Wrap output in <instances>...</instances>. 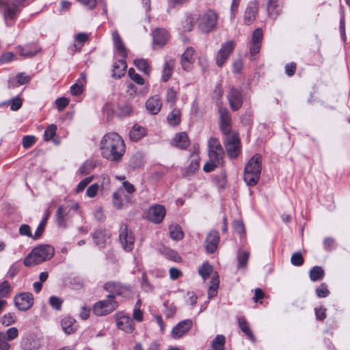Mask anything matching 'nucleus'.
<instances>
[{
	"instance_id": "f257e3e1",
	"label": "nucleus",
	"mask_w": 350,
	"mask_h": 350,
	"mask_svg": "<svg viewBox=\"0 0 350 350\" xmlns=\"http://www.w3.org/2000/svg\"><path fill=\"white\" fill-rule=\"evenodd\" d=\"M101 155L107 161L119 163L125 153L126 146L124 140L116 133L105 134L100 142Z\"/></svg>"
},
{
	"instance_id": "f03ea898",
	"label": "nucleus",
	"mask_w": 350,
	"mask_h": 350,
	"mask_svg": "<svg viewBox=\"0 0 350 350\" xmlns=\"http://www.w3.org/2000/svg\"><path fill=\"white\" fill-rule=\"evenodd\" d=\"M218 16L215 11L208 10L203 14L197 16L191 15L186 19L185 29L187 31H191L193 29L194 24L198 21V29L203 33H208L212 31L216 27Z\"/></svg>"
},
{
	"instance_id": "7ed1b4c3",
	"label": "nucleus",
	"mask_w": 350,
	"mask_h": 350,
	"mask_svg": "<svg viewBox=\"0 0 350 350\" xmlns=\"http://www.w3.org/2000/svg\"><path fill=\"white\" fill-rule=\"evenodd\" d=\"M55 254L54 247L48 244L40 245L24 259L23 263L26 267H32L44 261L50 260Z\"/></svg>"
},
{
	"instance_id": "20e7f679",
	"label": "nucleus",
	"mask_w": 350,
	"mask_h": 350,
	"mask_svg": "<svg viewBox=\"0 0 350 350\" xmlns=\"http://www.w3.org/2000/svg\"><path fill=\"white\" fill-rule=\"evenodd\" d=\"M262 157L254 154L246 164L244 170V180L247 185H256L260 178L261 172Z\"/></svg>"
},
{
	"instance_id": "39448f33",
	"label": "nucleus",
	"mask_w": 350,
	"mask_h": 350,
	"mask_svg": "<svg viewBox=\"0 0 350 350\" xmlns=\"http://www.w3.org/2000/svg\"><path fill=\"white\" fill-rule=\"evenodd\" d=\"M27 1L9 0L5 12V23L8 27L12 26L14 23L22 9L27 6Z\"/></svg>"
},
{
	"instance_id": "423d86ee",
	"label": "nucleus",
	"mask_w": 350,
	"mask_h": 350,
	"mask_svg": "<svg viewBox=\"0 0 350 350\" xmlns=\"http://www.w3.org/2000/svg\"><path fill=\"white\" fill-rule=\"evenodd\" d=\"M107 299L96 302L93 307V312L97 316L107 315L113 312L118 306L114 300L113 295H108Z\"/></svg>"
},
{
	"instance_id": "0eeeda50",
	"label": "nucleus",
	"mask_w": 350,
	"mask_h": 350,
	"mask_svg": "<svg viewBox=\"0 0 350 350\" xmlns=\"http://www.w3.org/2000/svg\"><path fill=\"white\" fill-rule=\"evenodd\" d=\"M224 146L228 156L231 159L237 158L241 152V142L238 134L226 135Z\"/></svg>"
},
{
	"instance_id": "6e6552de",
	"label": "nucleus",
	"mask_w": 350,
	"mask_h": 350,
	"mask_svg": "<svg viewBox=\"0 0 350 350\" xmlns=\"http://www.w3.org/2000/svg\"><path fill=\"white\" fill-rule=\"evenodd\" d=\"M119 240L126 252H131L134 247L135 238L133 232L126 226H122L120 230Z\"/></svg>"
},
{
	"instance_id": "1a4fd4ad",
	"label": "nucleus",
	"mask_w": 350,
	"mask_h": 350,
	"mask_svg": "<svg viewBox=\"0 0 350 350\" xmlns=\"http://www.w3.org/2000/svg\"><path fill=\"white\" fill-rule=\"evenodd\" d=\"M116 325L118 329L126 333H132L135 329V324L133 319L123 312H119L115 314Z\"/></svg>"
},
{
	"instance_id": "9d476101",
	"label": "nucleus",
	"mask_w": 350,
	"mask_h": 350,
	"mask_svg": "<svg viewBox=\"0 0 350 350\" xmlns=\"http://www.w3.org/2000/svg\"><path fill=\"white\" fill-rule=\"evenodd\" d=\"M234 48V42L232 40L227 41L221 45L216 56V64L217 66L221 67L224 64L230 53L233 51Z\"/></svg>"
},
{
	"instance_id": "9b49d317",
	"label": "nucleus",
	"mask_w": 350,
	"mask_h": 350,
	"mask_svg": "<svg viewBox=\"0 0 350 350\" xmlns=\"http://www.w3.org/2000/svg\"><path fill=\"white\" fill-rule=\"evenodd\" d=\"M14 304L19 310L26 311L33 306V295L29 293H20L14 297Z\"/></svg>"
},
{
	"instance_id": "f8f14e48",
	"label": "nucleus",
	"mask_w": 350,
	"mask_h": 350,
	"mask_svg": "<svg viewBox=\"0 0 350 350\" xmlns=\"http://www.w3.org/2000/svg\"><path fill=\"white\" fill-rule=\"evenodd\" d=\"M219 113V126L224 135H228L231 131V116L226 108L220 107Z\"/></svg>"
},
{
	"instance_id": "ddd939ff",
	"label": "nucleus",
	"mask_w": 350,
	"mask_h": 350,
	"mask_svg": "<svg viewBox=\"0 0 350 350\" xmlns=\"http://www.w3.org/2000/svg\"><path fill=\"white\" fill-rule=\"evenodd\" d=\"M230 108L233 111L239 109L243 104V96L241 92L234 87H231L227 95Z\"/></svg>"
},
{
	"instance_id": "4468645a",
	"label": "nucleus",
	"mask_w": 350,
	"mask_h": 350,
	"mask_svg": "<svg viewBox=\"0 0 350 350\" xmlns=\"http://www.w3.org/2000/svg\"><path fill=\"white\" fill-rule=\"evenodd\" d=\"M193 322L191 319H185L179 322L172 330L171 336L178 339L186 334L191 328Z\"/></svg>"
},
{
	"instance_id": "2eb2a0df",
	"label": "nucleus",
	"mask_w": 350,
	"mask_h": 350,
	"mask_svg": "<svg viewBox=\"0 0 350 350\" xmlns=\"http://www.w3.org/2000/svg\"><path fill=\"white\" fill-rule=\"evenodd\" d=\"M165 215V208L162 205H154L149 208L147 217L155 224L161 223Z\"/></svg>"
},
{
	"instance_id": "dca6fc26",
	"label": "nucleus",
	"mask_w": 350,
	"mask_h": 350,
	"mask_svg": "<svg viewBox=\"0 0 350 350\" xmlns=\"http://www.w3.org/2000/svg\"><path fill=\"white\" fill-rule=\"evenodd\" d=\"M262 38L263 33L262 29H256L253 32L252 43L250 47V51L252 56H254L260 52Z\"/></svg>"
},
{
	"instance_id": "f3484780",
	"label": "nucleus",
	"mask_w": 350,
	"mask_h": 350,
	"mask_svg": "<svg viewBox=\"0 0 350 350\" xmlns=\"http://www.w3.org/2000/svg\"><path fill=\"white\" fill-rule=\"evenodd\" d=\"M21 347L22 350H38L41 342L40 338L29 335L22 338Z\"/></svg>"
},
{
	"instance_id": "a211bd4d",
	"label": "nucleus",
	"mask_w": 350,
	"mask_h": 350,
	"mask_svg": "<svg viewBox=\"0 0 350 350\" xmlns=\"http://www.w3.org/2000/svg\"><path fill=\"white\" fill-rule=\"evenodd\" d=\"M258 11V4L256 1H251L248 3L244 14V23L249 25L255 19L256 14Z\"/></svg>"
},
{
	"instance_id": "6ab92c4d",
	"label": "nucleus",
	"mask_w": 350,
	"mask_h": 350,
	"mask_svg": "<svg viewBox=\"0 0 350 350\" xmlns=\"http://www.w3.org/2000/svg\"><path fill=\"white\" fill-rule=\"evenodd\" d=\"M219 241V233L216 230H211L206 239V249L208 253L213 254L217 248Z\"/></svg>"
},
{
	"instance_id": "aec40b11",
	"label": "nucleus",
	"mask_w": 350,
	"mask_h": 350,
	"mask_svg": "<svg viewBox=\"0 0 350 350\" xmlns=\"http://www.w3.org/2000/svg\"><path fill=\"white\" fill-rule=\"evenodd\" d=\"M162 107V102L158 95L150 97L146 102L147 111L152 115L157 114Z\"/></svg>"
},
{
	"instance_id": "412c9836",
	"label": "nucleus",
	"mask_w": 350,
	"mask_h": 350,
	"mask_svg": "<svg viewBox=\"0 0 350 350\" xmlns=\"http://www.w3.org/2000/svg\"><path fill=\"white\" fill-rule=\"evenodd\" d=\"M194 49L192 47H187L180 59V64L182 68L185 70H189L192 68L193 59Z\"/></svg>"
},
{
	"instance_id": "4be33fe9",
	"label": "nucleus",
	"mask_w": 350,
	"mask_h": 350,
	"mask_svg": "<svg viewBox=\"0 0 350 350\" xmlns=\"http://www.w3.org/2000/svg\"><path fill=\"white\" fill-rule=\"evenodd\" d=\"M92 236L95 244L100 248L105 247L110 239V234L105 230H97Z\"/></svg>"
},
{
	"instance_id": "5701e85b",
	"label": "nucleus",
	"mask_w": 350,
	"mask_h": 350,
	"mask_svg": "<svg viewBox=\"0 0 350 350\" xmlns=\"http://www.w3.org/2000/svg\"><path fill=\"white\" fill-rule=\"evenodd\" d=\"M112 38L116 51L122 58L125 59L127 57V51L122 40L116 30L112 32Z\"/></svg>"
},
{
	"instance_id": "b1692460",
	"label": "nucleus",
	"mask_w": 350,
	"mask_h": 350,
	"mask_svg": "<svg viewBox=\"0 0 350 350\" xmlns=\"http://www.w3.org/2000/svg\"><path fill=\"white\" fill-rule=\"evenodd\" d=\"M153 35V43L154 45L162 46L169 39V35L164 29L158 28L154 30Z\"/></svg>"
},
{
	"instance_id": "393cba45",
	"label": "nucleus",
	"mask_w": 350,
	"mask_h": 350,
	"mask_svg": "<svg viewBox=\"0 0 350 350\" xmlns=\"http://www.w3.org/2000/svg\"><path fill=\"white\" fill-rule=\"evenodd\" d=\"M282 8V0H269L267 5V12L272 18L280 14Z\"/></svg>"
},
{
	"instance_id": "a878e982",
	"label": "nucleus",
	"mask_w": 350,
	"mask_h": 350,
	"mask_svg": "<svg viewBox=\"0 0 350 350\" xmlns=\"http://www.w3.org/2000/svg\"><path fill=\"white\" fill-rule=\"evenodd\" d=\"M17 51L23 57H33L38 51V47L35 44H28L24 46H18L16 48Z\"/></svg>"
},
{
	"instance_id": "bb28decb",
	"label": "nucleus",
	"mask_w": 350,
	"mask_h": 350,
	"mask_svg": "<svg viewBox=\"0 0 350 350\" xmlns=\"http://www.w3.org/2000/svg\"><path fill=\"white\" fill-rule=\"evenodd\" d=\"M127 65L124 58L115 63L113 70V76L120 79L122 77L126 71Z\"/></svg>"
},
{
	"instance_id": "cd10ccee",
	"label": "nucleus",
	"mask_w": 350,
	"mask_h": 350,
	"mask_svg": "<svg viewBox=\"0 0 350 350\" xmlns=\"http://www.w3.org/2000/svg\"><path fill=\"white\" fill-rule=\"evenodd\" d=\"M174 145L181 149L187 148L189 145L187 135L183 132L177 134L174 139Z\"/></svg>"
},
{
	"instance_id": "c85d7f7f",
	"label": "nucleus",
	"mask_w": 350,
	"mask_h": 350,
	"mask_svg": "<svg viewBox=\"0 0 350 350\" xmlns=\"http://www.w3.org/2000/svg\"><path fill=\"white\" fill-rule=\"evenodd\" d=\"M249 256H250V252L248 251L239 250L237 252V261H238L237 268L239 269H246Z\"/></svg>"
},
{
	"instance_id": "c756f323",
	"label": "nucleus",
	"mask_w": 350,
	"mask_h": 350,
	"mask_svg": "<svg viewBox=\"0 0 350 350\" xmlns=\"http://www.w3.org/2000/svg\"><path fill=\"white\" fill-rule=\"evenodd\" d=\"M75 321L70 317H66L62 320V327L64 332L67 334L73 333L75 330L74 324Z\"/></svg>"
},
{
	"instance_id": "7c9ffc66",
	"label": "nucleus",
	"mask_w": 350,
	"mask_h": 350,
	"mask_svg": "<svg viewBox=\"0 0 350 350\" xmlns=\"http://www.w3.org/2000/svg\"><path fill=\"white\" fill-rule=\"evenodd\" d=\"M68 207L59 206L56 212V219L59 226H66V217L68 214Z\"/></svg>"
},
{
	"instance_id": "2f4dec72",
	"label": "nucleus",
	"mask_w": 350,
	"mask_h": 350,
	"mask_svg": "<svg viewBox=\"0 0 350 350\" xmlns=\"http://www.w3.org/2000/svg\"><path fill=\"white\" fill-rule=\"evenodd\" d=\"M238 323L241 331L248 337V338L252 342H255L256 338L252 334V331L245 319L243 318H239Z\"/></svg>"
},
{
	"instance_id": "473e14b6",
	"label": "nucleus",
	"mask_w": 350,
	"mask_h": 350,
	"mask_svg": "<svg viewBox=\"0 0 350 350\" xmlns=\"http://www.w3.org/2000/svg\"><path fill=\"white\" fill-rule=\"evenodd\" d=\"M104 288L109 292V295H119L122 293V287L120 284L115 282H108L105 284Z\"/></svg>"
},
{
	"instance_id": "72a5a7b5",
	"label": "nucleus",
	"mask_w": 350,
	"mask_h": 350,
	"mask_svg": "<svg viewBox=\"0 0 350 350\" xmlns=\"http://www.w3.org/2000/svg\"><path fill=\"white\" fill-rule=\"evenodd\" d=\"M145 135V129L139 125H134L129 132V136L131 140L137 141Z\"/></svg>"
},
{
	"instance_id": "f704fd0d",
	"label": "nucleus",
	"mask_w": 350,
	"mask_h": 350,
	"mask_svg": "<svg viewBox=\"0 0 350 350\" xmlns=\"http://www.w3.org/2000/svg\"><path fill=\"white\" fill-rule=\"evenodd\" d=\"M169 232L171 239L173 240L179 241L183 238V232L182 228L177 224L170 226Z\"/></svg>"
},
{
	"instance_id": "c9c22d12",
	"label": "nucleus",
	"mask_w": 350,
	"mask_h": 350,
	"mask_svg": "<svg viewBox=\"0 0 350 350\" xmlns=\"http://www.w3.org/2000/svg\"><path fill=\"white\" fill-rule=\"evenodd\" d=\"M226 338L224 335H217L211 342V350H225Z\"/></svg>"
},
{
	"instance_id": "e433bc0d",
	"label": "nucleus",
	"mask_w": 350,
	"mask_h": 350,
	"mask_svg": "<svg viewBox=\"0 0 350 350\" xmlns=\"http://www.w3.org/2000/svg\"><path fill=\"white\" fill-rule=\"evenodd\" d=\"M174 65V62L173 60H169L165 62L162 75V80L164 82H167L171 77Z\"/></svg>"
},
{
	"instance_id": "4c0bfd02",
	"label": "nucleus",
	"mask_w": 350,
	"mask_h": 350,
	"mask_svg": "<svg viewBox=\"0 0 350 350\" xmlns=\"http://www.w3.org/2000/svg\"><path fill=\"white\" fill-rule=\"evenodd\" d=\"M324 271L321 267L314 266L310 271V278L312 281H317L323 278Z\"/></svg>"
},
{
	"instance_id": "58836bf2",
	"label": "nucleus",
	"mask_w": 350,
	"mask_h": 350,
	"mask_svg": "<svg viewBox=\"0 0 350 350\" xmlns=\"http://www.w3.org/2000/svg\"><path fill=\"white\" fill-rule=\"evenodd\" d=\"M213 272V267L208 262H204L198 268V273L203 280H206Z\"/></svg>"
},
{
	"instance_id": "ea45409f",
	"label": "nucleus",
	"mask_w": 350,
	"mask_h": 350,
	"mask_svg": "<svg viewBox=\"0 0 350 350\" xmlns=\"http://www.w3.org/2000/svg\"><path fill=\"white\" fill-rule=\"evenodd\" d=\"M167 121L172 126L178 125L180 122V112L178 109H174L167 116Z\"/></svg>"
},
{
	"instance_id": "a19ab883",
	"label": "nucleus",
	"mask_w": 350,
	"mask_h": 350,
	"mask_svg": "<svg viewBox=\"0 0 350 350\" xmlns=\"http://www.w3.org/2000/svg\"><path fill=\"white\" fill-rule=\"evenodd\" d=\"M144 156L142 153L135 154L130 159L129 165L133 168H138L144 164Z\"/></svg>"
},
{
	"instance_id": "79ce46f5",
	"label": "nucleus",
	"mask_w": 350,
	"mask_h": 350,
	"mask_svg": "<svg viewBox=\"0 0 350 350\" xmlns=\"http://www.w3.org/2000/svg\"><path fill=\"white\" fill-rule=\"evenodd\" d=\"M134 64L135 66L144 74L148 75L150 74L151 69L147 60L144 59H136L135 60Z\"/></svg>"
},
{
	"instance_id": "37998d69",
	"label": "nucleus",
	"mask_w": 350,
	"mask_h": 350,
	"mask_svg": "<svg viewBox=\"0 0 350 350\" xmlns=\"http://www.w3.org/2000/svg\"><path fill=\"white\" fill-rule=\"evenodd\" d=\"M11 291V286L7 280H4L0 283V299L8 297Z\"/></svg>"
},
{
	"instance_id": "c03bdc74",
	"label": "nucleus",
	"mask_w": 350,
	"mask_h": 350,
	"mask_svg": "<svg viewBox=\"0 0 350 350\" xmlns=\"http://www.w3.org/2000/svg\"><path fill=\"white\" fill-rule=\"evenodd\" d=\"M6 104H9L10 105V109L12 111H16L21 107L23 101L19 96H16L3 103V105ZM1 105H3V104Z\"/></svg>"
},
{
	"instance_id": "a18cd8bd",
	"label": "nucleus",
	"mask_w": 350,
	"mask_h": 350,
	"mask_svg": "<svg viewBox=\"0 0 350 350\" xmlns=\"http://www.w3.org/2000/svg\"><path fill=\"white\" fill-rule=\"evenodd\" d=\"M97 183L99 184V189L103 191H107L110 186V178L107 174H102Z\"/></svg>"
},
{
	"instance_id": "49530a36",
	"label": "nucleus",
	"mask_w": 350,
	"mask_h": 350,
	"mask_svg": "<svg viewBox=\"0 0 350 350\" xmlns=\"http://www.w3.org/2000/svg\"><path fill=\"white\" fill-rule=\"evenodd\" d=\"M208 152L211 150H213V152L224 151L219 140L215 137L210 138L208 140Z\"/></svg>"
},
{
	"instance_id": "de8ad7c7",
	"label": "nucleus",
	"mask_w": 350,
	"mask_h": 350,
	"mask_svg": "<svg viewBox=\"0 0 350 350\" xmlns=\"http://www.w3.org/2000/svg\"><path fill=\"white\" fill-rule=\"evenodd\" d=\"M123 193L122 189H119L113 194V204L114 206L118 209L123 207V203L121 199Z\"/></svg>"
},
{
	"instance_id": "09e8293b",
	"label": "nucleus",
	"mask_w": 350,
	"mask_h": 350,
	"mask_svg": "<svg viewBox=\"0 0 350 350\" xmlns=\"http://www.w3.org/2000/svg\"><path fill=\"white\" fill-rule=\"evenodd\" d=\"M57 130L56 125L51 124H50L44 131V139L45 141H49L53 139V137L55 135Z\"/></svg>"
},
{
	"instance_id": "8fccbe9b",
	"label": "nucleus",
	"mask_w": 350,
	"mask_h": 350,
	"mask_svg": "<svg viewBox=\"0 0 350 350\" xmlns=\"http://www.w3.org/2000/svg\"><path fill=\"white\" fill-rule=\"evenodd\" d=\"M223 154L224 151L213 152V150H211L208 152L210 160L213 161V162L218 163L220 165L223 163Z\"/></svg>"
},
{
	"instance_id": "3c124183",
	"label": "nucleus",
	"mask_w": 350,
	"mask_h": 350,
	"mask_svg": "<svg viewBox=\"0 0 350 350\" xmlns=\"http://www.w3.org/2000/svg\"><path fill=\"white\" fill-rule=\"evenodd\" d=\"M47 218H48V215H46V217L39 224V225L33 234L34 240L39 239L42 236V234L44 232V230L46 224Z\"/></svg>"
},
{
	"instance_id": "603ef678",
	"label": "nucleus",
	"mask_w": 350,
	"mask_h": 350,
	"mask_svg": "<svg viewBox=\"0 0 350 350\" xmlns=\"http://www.w3.org/2000/svg\"><path fill=\"white\" fill-rule=\"evenodd\" d=\"M94 167L92 161H86L79 169V172L81 175L89 174Z\"/></svg>"
},
{
	"instance_id": "864d4df0",
	"label": "nucleus",
	"mask_w": 350,
	"mask_h": 350,
	"mask_svg": "<svg viewBox=\"0 0 350 350\" xmlns=\"http://www.w3.org/2000/svg\"><path fill=\"white\" fill-rule=\"evenodd\" d=\"M128 75L130 78L139 85H143L144 83V79L137 73L135 72L134 68H131L128 71Z\"/></svg>"
},
{
	"instance_id": "5fc2aeb1",
	"label": "nucleus",
	"mask_w": 350,
	"mask_h": 350,
	"mask_svg": "<svg viewBox=\"0 0 350 350\" xmlns=\"http://www.w3.org/2000/svg\"><path fill=\"white\" fill-rule=\"evenodd\" d=\"M3 335L8 340H12L18 337V331L16 327H12L8 329L5 332H3Z\"/></svg>"
},
{
	"instance_id": "6e6d98bb",
	"label": "nucleus",
	"mask_w": 350,
	"mask_h": 350,
	"mask_svg": "<svg viewBox=\"0 0 350 350\" xmlns=\"http://www.w3.org/2000/svg\"><path fill=\"white\" fill-rule=\"evenodd\" d=\"M291 263L295 266H301L304 263V258L300 252L293 254L291 258Z\"/></svg>"
},
{
	"instance_id": "4d7b16f0",
	"label": "nucleus",
	"mask_w": 350,
	"mask_h": 350,
	"mask_svg": "<svg viewBox=\"0 0 350 350\" xmlns=\"http://www.w3.org/2000/svg\"><path fill=\"white\" fill-rule=\"evenodd\" d=\"M233 228L234 231L239 234L240 235H244L245 234V228L244 224L241 220L237 219L234 220L233 224Z\"/></svg>"
},
{
	"instance_id": "13d9d810",
	"label": "nucleus",
	"mask_w": 350,
	"mask_h": 350,
	"mask_svg": "<svg viewBox=\"0 0 350 350\" xmlns=\"http://www.w3.org/2000/svg\"><path fill=\"white\" fill-rule=\"evenodd\" d=\"M317 295L319 297H326L329 295V291L327 289V287L325 283L321 284L317 289H316Z\"/></svg>"
},
{
	"instance_id": "bf43d9fd",
	"label": "nucleus",
	"mask_w": 350,
	"mask_h": 350,
	"mask_svg": "<svg viewBox=\"0 0 350 350\" xmlns=\"http://www.w3.org/2000/svg\"><path fill=\"white\" fill-rule=\"evenodd\" d=\"M62 302V300L56 296H51L49 298V304L54 309L57 310L61 309Z\"/></svg>"
},
{
	"instance_id": "052dcab7",
	"label": "nucleus",
	"mask_w": 350,
	"mask_h": 350,
	"mask_svg": "<svg viewBox=\"0 0 350 350\" xmlns=\"http://www.w3.org/2000/svg\"><path fill=\"white\" fill-rule=\"evenodd\" d=\"M98 189L99 184L94 183L87 189L86 196L89 198H94L96 196Z\"/></svg>"
},
{
	"instance_id": "680f3d73",
	"label": "nucleus",
	"mask_w": 350,
	"mask_h": 350,
	"mask_svg": "<svg viewBox=\"0 0 350 350\" xmlns=\"http://www.w3.org/2000/svg\"><path fill=\"white\" fill-rule=\"evenodd\" d=\"M16 321V317L12 313H8L5 314L1 320V323L3 325L5 326H8L12 323H14Z\"/></svg>"
},
{
	"instance_id": "e2e57ef3",
	"label": "nucleus",
	"mask_w": 350,
	"mask_h": 350,
	"mask_svg": "<svg viewBox=\"0 0 350 350\" xmlns=\"http://www.w3.org/2000/svg\"><path fill=\"white\" fill-rule=\"evenodd\" d=\"M176 99V92L172 88H169L166 92V100L170 103L171 105H174Z\"/></svg>"
},
{
	"instance_id": "0e129e2a",
	"label": "nucleus",
	"mask_w": 350,
	"mask_h": 350,
	"mask_svg": "<svg viewBox=\"0 0 350 350\" xmlns=\"http://www.w3.org/2000/svg\"><path fill=\"white\" fill-rule=\"evenodd\" d=\"M36 143V138L33 135H26L23 138V146L25 148L32 146Z\"/></svg>"
},
{
	"instance_id": "69168bd1",
	"label": "nucleus",
	"mask_w": 350,
	"mask_h": 350,
	"mask_svg": "<svg viewBox=\"0 0 350 350\" xmlns=\"http://www.w3.org/2000/svg\"><path fill=\"white\" fill-rule=\"evenodd\" d=\"M15 79L18 85H24L30 81L31 78L29 75H26L21 72L18 73L16 76Z\"/></svg>"
},
{
	"instance_id": "338daca9",
	"label": "nucleus",
	"mask_w": 350,
	"mask_h": 350,
	"mask_svg": "<svg viewBox=\"0 0 350 350\" xmlns=\"http://www.w3.org/2000/svg\"><path fill=\"white\" fill-rule=\"evenodd\" d=\"M19 233L21 235L27 236L33 239V234H31V228L27 224H22L19 228Z\"/></svg>"
},
{
	"instance_id": "774afa93",
	"label": "nucleus",
	"mask_w": 350,
	"mask_h": 350,
	"mask_svg": "<svg viewBox=\"0 0 350 350\" xmlns=\"http://www.w3.org/2000/svg\"><path fill=\"white\" fill-rule=\"evenodd\" d=\"M200 167L199 160L198 159H193L191 161L189 165L187 167V174H193L198 170Z\"/></svg>"
}]
</instances>
